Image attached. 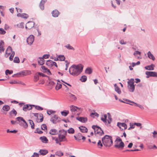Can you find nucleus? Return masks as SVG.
<instances>
[{
  "mask_svg": "<svg viewBox=\"0 0 157 157\" xmlns=\"http://www.w3.org/2000/svg\"><path fill=\"white\" fill-rule=\"evenodd\" d=\"M12 53L11 54L10 56V57H9V59L11 61L13 60V58L14 56V54H15V52H13L12 51Z\"/></svg>",
  "mask_w": 157,
  "mask_h": 157,
  "instance_id": "obj_52",
  "label": "nucleus"
},
{
  "mask_svg": "<svg viewBox=\"0 0 157 157\" xmlns=\"http://www.w3.org/2000/svg\"><path fill=\"white\" fill-rule=\"evenodd\" d=\"M39 75L37 73H36L35 74V75L34 76V81L36 82H37L39 79Z\"/></svg>",
  "mask_w": 157,
  "mask_h": 157,
  "instance_id": "obj_39",
  "label": "nucleus"
},
{
  "mask_svg": "<svg viewBox=\"0 0 157 157\" xmlns=\"http://www.w3.org/2000/svg\"><path fill=\"white\" fill-rule=\"evenodd\" d=\"M77 109L79 110V108L75 106L72 105L70 106L71 110L73 113L76 111Z\"/></svg>",
  "mask_w": 157,
  "mask_h": 157,
  "instance_id": "obj_25",
  "label": "nucleus"
},
{
  "mask_svg": "<svg viewBox=\"0 0 157 157\" xmlns=\"http://www.w3.org/2000/svg\"><path fill=\"white\" fill-rule=\"evenodd\" d=\"M34 40V36L33 35H31L27 39V42L29 45H31L33 43Z\"/></svg>",
  "mask_w": 157,
  "mask_h": 157,
  "instance_id": "obj_8",
  "label": "nucleus"
},
{
  "mask_svg": "<svg viewBox=\"0 0 157 157\" xmlns=\"http://www.w3.org/2000/svg\"><path fill=\"white\" fill-rule=\"evenodd\" d=\"M29 123L30 125H31V128L32 129L34 128V126L35 125L33 121L31 120H29Z\"/></svg>",
  "mask_w": 157,
  "mask_h": 157,
  "instance_id": "obj_35",
  "label": "nucleus"
},
{
  "mask_svg": "<svg viewBox=\"0 0 157 157\" xmlns=\"http://www.w3.org/2000/svg\"><path fill=\"white\" fill-rule=\"evenodd\" d=\"M33 106H34L35 107V109L37 110H42L43 109V108L42 107L38 106V105H32Z\"/></svg>",
  "mask_w": 157,
  "mask_h": 157,
  "instance_id": "obj_38",
  "label": "nucleus"
},
{
  "mask_svg": "<svg viewBox=\"0 0 157 157\" xmlns=\"http://www.w3.org/2000/svg\"><path fill=\"white\" fill-rule=\"evenodd\" d=\"M47 1V0H42L40 2L39 6L41 10H43L44 9V5Z\"/></svg>",
  "mask_w": 157,
  "mask_h": 157,
  "instance_id": "obj_16",
  "label": "nucleus"
},
{
  "mask_svg": "<svg viewBox=\"0 0 157 157\" xmlns=\"http://www.w3.org/2000/svg\"><path fill=\"white\" fill-rule=\"evenodd\" d=\"M34 132L35 133H38L39 134H41L43 133V132L42 131L40 130V129L37 128L36 129L35 131Z\"/></svg>",
  "mask_w": 157,
  "mask_h": 157,
  "instance_id": "obj_48",
  "label": "nucleus"
},
{
  "mask_svg": "<svg viewBox=\"0 0 157 157\" xmlns=\"http://www.w3.org/2000/svg\"><path fill=\"white\" fill-rule=\"evenodd\" d=\"M50 121L53 123L56 124L60 121V118L57 115H52Z\"/></svg>",
  "mask_w": 157,
  "mask_h": 157,
  "instance_id": "obj_6",
  "label": "nucleus"
},
{
  "mask_svg": "<svg viewBox=\"0 0 157 157\" xmlns=\"http://www.w3.org/2000/svg\"><path fill=\"white\" fill-rule=\"evenodd\" d=\"M129 81L128 82V87L129 91L132 92L134 91L135 90V86L134 85V79L133 78H131L130 79H128Z\"/></svg>",
  "mask_w": 157,
  "mask_h": 157,
  "instance_id": "obj_4",
  "label": "nucleus"
},
{
  "mask_svg": "<svg viewBox=\"0 0 157 157\" xmlns=\"http://www.w3.org/2000/svg\"><path fill=\"white\" fill-rule=\"evenodd\" d=\"M147 54L148 57L149 59H151L153 60H155V57L150 51H149L148 52Z\"/></svg>",
  "mask_w": 157,
  "mask_h": 157,
  "instance_id": "obj_24",
  "label": "nucleus"
},
{
  "mask_svg": "<svg viewBox=\"0 0 157 157\" xmlns=\"http://www.w3.org/2000/svg\"><path fill=\"white\" fill-rule=\"evenodd\" d=\"M58 137L60 142L65 141L66 136L64 135H62L61 134H59V135Z\"/></svg>",
  "mask_w": 157,
  "mask_h": 157,
  "instance_id": "obj_20",
  "label": "nucleus"
},
{
  "mask_svg": "<svg viewBox=\"0 0 157 157\" xmlns=\"http://www.w3.org/2000/svg\"><path fill=\"white\" fill-rule=\"evenodd\" d=\"M124 146V144L122 141H121L120 143H117L114 145V147H115L117 148H121V149H123Z\"/></svg>",
  "mask_w": 157,
  "mask_h": 157,
  "instance_id": "obj_12",
  "label": "nucleus"
},
{
  "mask_svg": "<svg viewBox=\"0 0 157 157\" xmlns=\"http://www.w3.org/2000/svg\"><path fill=\"white\" fill-rule=\"evenodd\" d=\"M59 132L60 133V134H61L62 135H64L65 136H66L67 134V131L64 129L60 130Z\"/></svg>",
  "mask_w": 157,
  "mask_h": 157,
  "instance_id": "obj_34",
  "label": "nucleus"
},
{
  "mask_svg": "<svg viewBox=\"0 0 157 157\" xmlns=\"http://www.w3.org/2000/svg\"><path fill=\"white\" fill-rule=\"evenodd\" d=\"M62 87V85L61 84H57L56 87V90H58L60 89Z\"/></svg>",
  "mask_w": 157,
  "mask_h": 157,
  "instance_id": "obj_54",
  "label": "nucleus"
},
{
  "mask_svg": "<svg viewBox=\"0 0 157 157\" xmlns=\"http://www.w3.org/2000/svg\"><path fill=\"white\" fill-rule=\"evenodd\" d=\"M92 72V71L91 68H86L85 71V73L89 74H91Z\"/></svg>",
  "mask_w": 157,
  "mask_h": 157,
  "instance_id": "obj_43",
  "label": "nucleus"
},
{
  "mask_svg": "<svg viewBox=\"0 0 157 157\" xmlns=\"http://www.w3.org/2000/svg\"><path fill=\"white\" fill-rule=\"evenodd\" d=\"M9 114L11 115L12 114H13L15 116H16L17 114V112L14 109H13L10 112Z\"/></svg>",
  "mask_w": 157,
  "mask_h": 157,
  "instance_id": "obj_41",
  "label": "nucleus"
},
{
  "mask_svg": "<svg viewBox=\"0 0 157 157\" xmlns=\"http://www.w3.org/2000/svg\"><path fill=\"white\" fill-rule=\"evenodd\" d=\"M107 116L106 114H105L104 115V118L102 117L101 118V120L105 123H106V118Z\"/></svg>",
  "mask_w": 157,
  "mask_h": 157,
  "instance_id": "obj_46",
  "label": "nucleus"
},
{
  "mask_svg": "<svg viewBox=\"0 0 157 157\" xmlns=\"http://www.w3.org/2000/svg\"><path fill=\"white\" fill-rule=\"evenodd\" d=\"M108 114H109V116L108 117V120H107L108 122V124H110L112 121V118L111 117V116L110 115L109 113H108Z\"/></svg>",
  "mask_w": 157,
  "mask_h": 157,
  "instance_id": "obj_49",
  "label": "nucleus"
},
{
  "mask_svg": "<svg viewBox=\"0 0 157 157\" xmlns=\"http://www.w3.org/2000/svg\"><path fill=\"white\" fill-rule=\"evenodd\" d=\"M41 129L43 130H47V126L45 124H43L41 126Z\"/></svg>",
  "mask_w": 157,
  "mask_h": 157,
  "instance_id": "obj_56",
  "label": "nucleus"
},
{
  "mask_svg": "<svg viewBox=\"0 0 157 157\" xmlns=\"http://www.w3.org/2000/svg\"><path fill=\"white\" fill-rule=\"evenodd\" d=\"M154 67V65H151L150 66H148L145 67V68L147 70H154V67Z\"/></svg>",
  "mask_w": 157,
  "mask_h": 157,
  "instance_id": "obj_30",
  "label": "nucleus"
},
{
  "mask_svg": "<svg viewBox=\"0 0 157 157\" xmlns=\"http://www.w3.org/2000/svg\"><path fill=\"white\" fill-rule=\"evenodd\" d=\"M117 126L119 127L120 129L121 128V127H124V129L127 128V124L125 123L118 122L117 123Z\"/></svg>",
  "mask_w": 157,
  "mask_h": 157,
  "instance_id": "obj_15",
  "label": "nucleus"
},
{
  "mask_svg": "<svg viewBox=\"0 0 157 157\" xmlns=\"http://www.w3.org/2000/svg\"><path fill=\"white\" fill-rule=\"evenodd\" d=\"M103 143H101V141L100 140H99L97 143L98 146L100 148H101L103 146Z\"/></svg>",
  "mask_w": 157,
  "mask_h": 157,
  "instance_id": "obj_50",
  "label": "nucleus"
},
{
  "mask_svg": "<svg viewBox=\"0 0 157 157\" xmlns=\"http://www.w3.org/2000/svg\"><path fill=\"white\" fill-rule=\"evenodd\" d=\"M32 114L33 115L36 117L37 118L36 120L37 122H42L43 120V115L42 113H40L39 114V117L41 118L40 119H39L38 118V113H32Z\"/></svg>",
  "mask_w": 157,
  "mask_h": 157,
  "instance_id": "obj_9",
  "label": "nucleus"
},
{
  "mask_svg": "<svg viewBox=\"0 0 157 157\" xmlns=\"http://www.w3.org/2000/svg\"><path fill=\"white\" fill-rule=\"evenodd\" d=\"M102 141L103 144L105 147L111 146L113 142L112 136L107 135L102 138Z\"/></svg>",
  "mask_w": 157,
  "mask_h": 157,
  "instance_id": "obj_3",
  "label": "nucleus"
},
{
  "mask_svg": "<svg viewBox=\"0 0 157 157\" xmlns=\"http://www.w3.org/2000/svg\"><path fill=\"white\" fill-rule=\"evenodd\" d=\"M80 80L82 82H85L87 80V77L85 75L82 76L80 79Z\"/></svg>",
  "mask_w": 157,
  "mask_h": 157,
  "instance_id": "obj_36",
  "label": "nucleus"
},
{
  "mask_svg": "<svg viewBox=\"0 0 157 157\" xmlns=\"http://www.w3.org/2000/svg\"><path fill=\"white\" fill-rule=\"evenodd\" d=\"M69 97L71 99L73 100H76L77 98L75 95L72 94L71 93H69Z\"/></svg>",
  "mask_w": 157,
  "mask_h": 157,
  "instance_id": "obj_45",
  "label": "nucleus"
},
{
  "mask_svg": "<svg viewBox=\"0 0 157 157\" xmlns=\"http://www.w3.org/2000/svg\"><path fill=\"white\" fill-rule=\"evenodd\" d=\"M13 62L15 63H18L20 62L19 58L17 57H16L14 58Z\"/></svg>",
  "mask_w": 157,
  "mask_h": 157,
  "instance_id": "obj_47",
  "label": "nucleus"
},
{
  "mask_svg": "<svg viewBox=\"0 0 157 157\" xmlns=\"http://www.w3.org/2000/svg\"><path fill=\"white\" fill-rule=\"evenodd\" d=\"M32 105H25L23 107V110L25 111H26L27 110H30L32 108Z\"/></svg>",
  "mask_w": 157,
  "mask_h": 157,
  "instance_id": "obj_14",
  "label": "nucleus"
},
{
  "mask_svg": "<svg viewBox=\"0 0 157 157\" xmlns=\"http://www.w3.org/2000/svg\"><path fill=\"white\" fill-rule=\"evenodd\" d=\"M92 128L94 130L95 135L102 136L104 134L103 131L100 127L97 125H93Z\"/></svg>",
  "mask_w": 157,
  "mask_h": 157,
  "instance_id": "obj_5",
  "label": "nucleus"
},
{
  "mask_svg": "<svg viewBox=\"0 0 157 157\" xmlns=\"http://www.w3.org/2000/svg\"><path fill=\"white\" fill-rule=\"evenodd\" d=\"M34 23L31 21H29L27 23L25 26V28L26 29H30L34 27Z\"/></svg>",
  "mask_w": 157,
  "mask_h": 157,
  "instance_id": "obj_10",
  "label": "nucleus"
},
{
  "mask_svg": "<svg viewBox=\"0 0 157 157\" xmlns=\"http://www.w3.org/2000/svg\"><path fill=\"white\" fill-rule=\"evenodd\" d=\"M44 60L42 58H39L38 59V63L40 65H42L44 63Z\"/></svg>",
  "mask_w": 157,
  "mask_h": 157,
  "instance_id": "obj_29",
  "label": "nucleus"
},
{
  "mask_svg": "<svg viewBox=\"0 0 157 157\" xmlns=\"http://www.w3.org/2000/svg\"><path fill=\"white\" fill-rule=\"evenodd\" d=\"M116 141L117 142L116 144L120 143L122 141V140L121 138L119 137H117L116 139Z\"/></svg>",
  "mask_w": 157,
  "mask_h": 157,
  "instance_id": "obj_58",
  "label": "nucleus"
},
{
  "mask_svg": "<svg viewBox=\"0 0 157 157\" xmlns=\"http://www.w3.org/2000/svg\"><path fill=\"white\" fill-rule=\"evenodd\" d=\"M52 16L55 17H58V15L59 14V12L57 10H54L52 12Z\"/></svg>",
  "mask_w": 157,
  "mask_h": 157,
  "instance_id": "obj_19",
  "label": "nucleus"
},
{
  "mask_svg": "<svg viewBox=\"0 0 157 157\" xmlns=\"http://www.w3.org/2000/svg\"><path fill=\"white\" fill-rule=\"evenodd\" d=\"M9 83L11 84H18V82L14 80H13L10 81Z\"/></svg>",
  "mask_w": 157,
  "mask_h": 157,
  "instance_id": "obj_61",
  "label": "nucleus"
},
{
  "mask_svg": "<svg viewBox=\"0 0 157 157\" xmlns=\"http://www.w3.org/2000/svg\"><path fill=\"white\" fill-rule=\"evenodd\" d=\"M6 31L2 28H0V34H4L6 33Z\"/></svg>",
  "mask_w": 157,
  "mask_h": 157,
  "instance_id": "obj_57",
  "label": "nucleus"
},
{
  "mask_svg": "<svg viewBox=\"0 0 157 157\" xmlns=\"http://www.w3.org/2000/svg\"><path fill=\"white\" fill-rule=\"evenodd\" d=\"M68 132L70 134H73L75 132V130L72 128H70L67 130Z\"/></svg>",
  "mask_w": 157,
  "mask_h": 157,
  "instance_id": "obj_42",
  "label": "nucleus"
},
{
  "mask_svg": "<svg viewBox=\"0 0 157 157\" xmlns=\"http://www.w3.org/2000/svg\"><path fill=\"white\" fill-rule=\"evenodd\" d=\"M40 139L43 143H47L48 141L47 138L45 136L40 137Z\"/></svg>",
  "mask_w": 157,
  "mask_h": 157,
  "instance_id": "obj_21",
  "label": "nucleus"
},
{
  "mask_svg": "<svg viewBox=\"0 0 157 157\" xmlns=\"http://www.w3.org/2000/svg\"><path fill=\"white\" fill-rule=\"evenodd\" d=\"M52 61L51 60H48L47 61L46 63V64L48 66L51 67L52 66V64L53 63Z\"/></svg>",
  "mask_w": 157,
  "mask_h": 157,
  "instance_id": "obj_32",
  "label": "nucleus"
},
{
  "mask_svg": "<svg viewBox=\"0 0 157 157\" xmlns=\"http://www.w3.org/2000/svg\"><path fill=\"white\" fill-rule=\"evenodd\" d=\"M12 49L10 46H9L6 50V54L5 55V56L6 57H8L9 55L12 52Z\"/></svg>",
  "mask_w": 157,
  "mask_h": 157,
  "instance_id": "obj_11",
  "label": "nucleus"
},
{
  "mask_svg": "<svg viewBox=\"0 0 157 157\" xmlns=\"http://www.w3.org/2000/svg\"><path fill=\"white\" fill-rule=\"evenodd\" d=\"M125 101H128V102H130L131 103H132L133 104H130L131 105H134V106H137V105H138V104H137L136 103H135L134 102L132 101H131L129 100H128V99H126L125 100Z\"/></svg>",
  "mask_w": 157,
  "mask_h": 157,
  "instance_id": "obj_53",
  "label": "nucleus"
},
{
  "mask_svg": "<svg viewBox=\"0 0 157 157\" xmlns=\"http://www.w3.org/2000/svg\"><path fill=\"white\" fill-rule=\"evenodd\" d=\"M114 86L115 91L119 94H120L121 93V91L120 88L117 86L116 84H115Z\"/></svg>",
  "mask_w": 157,
  "mask_h": 157,
  "instance_id": "obj_27",
  "label": "nucleus"
},
{
  "mask_svg": "<svg viewBox=\"0 0 157 157\" xmlns=\"http://www.w3.org/2000/svg\"><path fill=\"white\" fill-rule=\"evenodd\" d=\"M79 129L82 132H87L88 131V129L86 128L83 126H81L79 127Z\"/></svg>",
  "mask_w": 157,
  "mask_h": 157,
  "instance_id": "obj_18",
  "label": "nucleus"
},
{
  "mask_svg": "<svg viewBox=\"0 0 157 157\" xmlns=\"http://www.w3.org/2000/svg\"><path fill=\"white\" fill-rule=\"evenodd\" d=\"M39 154L36 152H34L32 157H39Z\"/></svg>",
  "mask_w": 157,
  "mask_h": 157,
  "instance_id": "obj_64",
  "label": "nucleus"
},
{
  "mask_svg": "<svg viewBox=\"0 0 157 157\" xmlns=\"http://www.w3.org/2000/svg\"><path fill=\"white\" fill-rule=\"evenodd\" d=\"M10 106L8 105H5L3 106L2 109L4 111H7L10 109Z\"/></svg>",
  "mask_w": 157,
  "mask_h": 157,
  "instance_id": "obj_31",
  "label": "nucleus"
},
{
  "mask_svg": "<svg viewBox=\"0 0 157 157\" xmlns=\"http://www.w3.org/2000/svg\"><path fill=\"white\" fill-rule=\"evenodd\" d=\"M4 42L1 40L0 42V52H3L4 50V49L3 48V46L4 45Z\"/></svg>",
  "mask_w": 157,
  "mask_h": 157,
  "instance_id": "obj_26",
  "label": "nucleus"
},
{
  "mask_svg": "<svg viewBox=\"0 0 157 157\" xmlns=\"http://www.w3.org/2000/svg\"><path fill=\"white\" fill-rule=\"evenodd\" d=\"M140 54L141 52L137 51H135L133 53V55L135 56H136V55H140Z\"/></svg>",
  "mask_w": 157,
  "mask_h": 157,
  "instance_id": "obj_63",
  "label": "nucleus"
},
{
  "mask_svg": "<svg viewBox=\"0 0 157 157\" xmlns=\"http://www.w3.org/2000/svg\"><path fill=\"white\" fill-rule=\"evenodd\" d=\"M83 68V66L81 64L73 65L69 68V73L74 76H77L82 72Z\"/></svg>",
  "mask_w": 157,
  "mask_h": 157,
  "instance_id": "obj_1",
  "label": "nucleus"
},
{
  "mask_svg": "<svg viewBox=\"0 0 157 157\" xmlns=\"http://www.w3.org/2000/svg\"><path fill=\"white\" fill-rule=\"evenodd\" d=\"M16 119L18 122L12 120L11 121V122L12 124H18L20 125L23 126L24 128H27L28 127V124L23 117H18L16 118Z\"/></svg>",
  "mask_w": 157,
  "mask_h": 157,
  "instance_id": "obj_2",
  "label": "nucleus"
},
{
  "mask_svg": "<svg viewBox=\"0 0 157 157\" xmlns=\"http://www.w3.org/2000/svg\"><path fill=\"white\" fill-rule=\"evenodd\" d=\"M13 73V71H10L9 70H6L5 71V73L6 75H7L8 74H12Z\"/></svg>",
  "mask_w": 157,
  "mask_h": 157,
  "instance_id": "obj_55",
  "label": "nucleus"
},
{
  "mask_svg": "<svg viewBox=\"0 0 157 157\" xmlns=\"http://www.w3.org/2000/svg\"><path fill=\"white\" fill-rule=\"evenodd\" d=\"M58 57L59 58V60L60 61H64L65 59V57L63 55H59Z\"/></svg>",
  "mask_w": 157,
  "mask_h": 157,
  "instance_id": "obj_40",
  "label": "nucleus"
},
{
  "mask_svg": "<svg viewBox=\"0 0 157 157\" xmlns=\"http://www.w3.org/2000/svg\"><path fill=\"white\" fill-rule=\"evenodd\" d=\"M58 132L55 129H51L49 132V133L52 135H56L57 134H58Z\"/></svg>",
  "mask_w": 157,
  "mask_h": 157,
  "instance_id": "obj_22",
  "label": "nucleus"
},
{
  "mask_svg": "<svg viewBox=\"0 0 157 157\" xmlns=\"http://www.w3.org/2000/svg\"><path fill=\"white\" fill-rule=\"evenodd\" d=\"M31 71H25L17 74V75H22L23 76H26L31 74Z\"/></svg>",
  "mask_w": 157,
  "mask_h": 157,
  "instance_id": "obj_13",
  "label": "nucleus"
},
{
  "mask_svg": "<svg viewBox=\"0 0 157 157\" xmlns=\"http://www.w3.org/2000/svg\"><path fill=\"white\" fill-rule=\"evenodd\" d=\"M41 68L42 69L44 70V71L45 72L47 73V74L48 75H51L52 74L50 72V70L48 69V68H46L44 66H41Z\"/></svg>",
  "mask_w": 157,
  "mask_h": 157,
  "instance_id": "obj_17",
  "label": "nucleus"
},
{
  "mask_svg": "<svg viewBox=\"0 0 157 157\" xmlns=\"http://www.w3.org/2000/svg\"><path fill=\"white\" fill-rule=\"evenodd\" d=\"M147 75L146 78H148L149 77H157V73L155 72L147 71L145 72Z\"/></svg>",
  "mask_w": 157,
  "mask_h": 157,
  "instance_id": "obj_7",
  "label": "nucleus"
},
{
  "mask_svg": "<svg viewBox=\"0 0 157 157\" xmlns=\"http://www.w3.org/2000/svg\"><path fill=\"white\" fill-rule=\"evenodd\" d=\"M28 17V14L25 13H22V14L21 17L25 18H27Z\"/></svg>",
  "mask_w": 157,
  "mask_h": 157,
  "instance_id": "obj_60",
  "label": "nucleus"
},
{
  "mask_svg": "<svg viewBox=\"0 0 157 157\" xmlns=\"http://www.w3.org/2000/svg\"><path fill=\"white\" fill-rule=\"evenodd\" d=\"M82 135L81 133H78L77 136H74L75 139L78 141H79L81 140Z\"/></svg>",
  "mask_w": 157,
  "mask_h": 157,
  "instance_id": "obj_28",
  "label": "nucleus"
},
{
  "mask_svg": "<svg viewBox=\"0 0 157 157\" xmlns=\"http://www.w3.org/2000/svg\"><path fill=\"white\" fill-rule=\"evenodd\" d=\"M39 152L41 155H44L47 154L48 153V151L46 150L41 149L40 150Z\"/></svg>",
  "mask_w": 157,
  "mask_h": 157,
  "instance_id": "obj_23",
  "label": "nucleus"
},
{
  "mask_svg": "<svg viewBox=\"0 0 157 157\" xmlns=\"http://www.w3.org/2000/svg\"><path fill=\"white\" fill-rule=\"evenodd\" d=\"M55 113V111H53L52 110H50L49 111H47V113L48 114L50 115H51V114H52L53 113Z\"/></svg>",
  "mask_w": 157,
  "mask_h": 157,
  "instance_id": "obj_62",
  "label": "nucleus"
},
{
  "mask_svg": "<svg viewBox=\"0 0 157 157\" xmlns=\"http://www.w3.org/2000/svg\"><path fill=\"white\" fill-rule=\"evenodd\" d=\"M24 23L23 22H22L19 24H17V26L19 28H24Z\"/></svg>",
  "mask_w": 157,
  "mask_h": 157,
  "instance_id": "obj_51",
  "label": "nucleus"
},
{
  "mask_svg": "<svg viewBox=\"0 0 157 157\" xmlns=\"http://www.w3.org/2000/svg\"><path fill=\"white\" fill-rule=\"evenodd\" d=\"M65 47L69 50H75V48L71 46L70 44H67L65 46Z\"/></svg>",
  "mask_w": 157,
  "mask_h": 157,
  "instance_id": "obj_33",
  "label": "nucleus"
},
{
  "mask_svg": "<svg viewBox=\"0 0 157 157\" xmlns=\"http://www.w3.org/2000/svg\"><path fill=\"white\" fill-rule=\"evenodd\" d=\"M55 154L56 155H58V156H61L63 155V154L61 151H58L56 152Z\"/></svg>",
  "mask_w": 157,
  "mask_h": 157,
  "instance_id": "obj_44",
  "label": "nucleus"
},
{
  "mask_svg": "<svg viewBox=\"0 0 157 157\" xmlns=\"http://www.w3.org/2000/svg\"><path fill=\"white\" fill-rule=\"evenodd\" d=\"M69 111L68 110L65 111H63L61 112V114L62 115L64 116H66L69 113Z\"/></svg>",
  "mask_w": 157,
  "mask_h": 157,
  "instance_id": "obj_37",
  "label": "nucleus"
},
{
  "mask_svg": "<svg viewBox=\"0 0 157 157\" xmlns=\"http://www.w3.org/2000/svg\"><path fill=\"white\" fill-rule=\"evenodd\" d=\"M94 115L96 116H97V117H98L99 116V114L97 113H91V114H90V116L91 117H94L93 116Z\"/></svg>",
  "mask_w": 157,
  "mask_h": 157,
  "instance_id": "obj_59",
  "label": "nucleus"
}]
</instances>
